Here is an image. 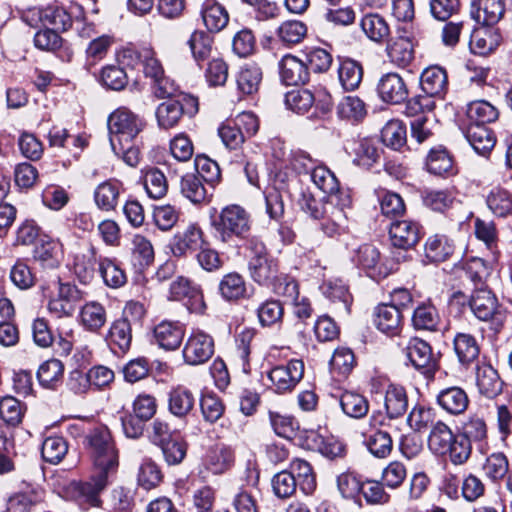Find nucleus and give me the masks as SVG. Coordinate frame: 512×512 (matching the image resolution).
Segmentation results:
<instances>
[{
	"label": "nucleus",
	"instance_id": "1",
	"mask_svg": "<svg viewBox=\"0 0 512 512\" xmlns=\"http://www.w3.org/2000/svg\"><path fill=\"white\" fill-rule=\"evenodd\" d=\"M83 444L93 462L94 472L88 481L72 483L71 489L78 505L88 509L101 505L99 496L116 474L119 460L111 433L106 427L91 430L84 437Z\"/></svg>",
	"mask_w": 512,
	"mask_h": 512
},
{
	"label": "nucleus",
	"instance_id": "2",
	"mask_svg": "<svg viewBox=\"0 0 512 512\" xmlns=\"http://www.w3.org/2000/svg\"><path fill=\"white\" fill-rule=\"evenodd\" d=\"M245 249L248 252L247 269L252 281L259 286L270 288L282 279L279 260L269 252L260 237L247 238Z\"/></svg>",
	"mask_w": 512,
	"mask_h": 512
},
{
	"label": "nucleus",
	"instance_id": "3",
	"mask_svg": "<svg viewBox=\"0 0 512 512\" xmlns=\"http://www.w3.org/2000/svg\"><path fill=\"white\" fill-rule=\"evenodd\" d=\"M212 226L216 238L223 243H229L234 238H247L252 219L245 208L238 204H230L222 208L219 215L213 219Z\"/></svg>",
	"mask_w": 512,
	"mask_h": 512
},
{
	"label": "nucleus",
	"instance_id": "4",
	"mask_svg": "<svg viewBox=\"0 0 512 512\" xmlns=\"http://www.w3.org/2000/svg\"><path fill=\"white\" fill-rule=\"evenodd\" d=\"M145 121L126 107H120L108 118L110 144L120 148L121 142H132L144 129Z\"/></svg>",
	"mask_w": 512,
	"mask_h": 512
},
{
	"label": "nucleus",
	"instance_id": "5",
	"mask_svg": "<svg viewBox=\"0 0 512 512\" xmlns=\"http://www.w3.org/2000/svg\"><path fill=\"white\" fill-rule=\"evenodd\" d=\"M197 112V98L180 94L159 104L155 114L158 125L163 129H169L176 126L183 115L193 116Z\"/></svg>",
	"mask_w": 512,
	"mask_h": 512
},
{
	"label": "nucleus",
	"instance_id": "6",
	"mask_svg": "<svg viewBox=\"0 0 512 512\" xmlns=\"http://www.w3.org/2000/svg\"><path fill=\"white\" fill-rule=\"evenodd\" d=\"M304 376V363L300 359H292L286 364L273 367L268 372V387L277 394L290 393Z\"/></svg>",
	"mask_w": 512,
	"mask_h": 512
},
{
	"label": "nucleus",
	"instance_id": "7",
	"mask_svg": "<svg viewBox=\"0 0 512 512\" xmlns=\"http://www.w3.org/2000/svg\"><path fill=\"white\" fill-rule=\"evenodd\" d=\"M470 308L481 321H491L498 327L503 321V312L496 296L486 288H476L471 296Z\"/></svg>",
	"mask_w": 512,
	"mask_h": 512
},
{
	"label": "nucleus",
	"instance_id": "8",
	"mask_svg": "<svg viewBox=\"0 0 512 512\" xmlns=\"http://www.w3.org/2000/svg\"><path fill=\"white\" fill-rule=\"evenodd\" d=\"M182 354L188 365H201L214 354V340L200 330L193 331L184 345Z\"/></svg>",
	"mask_w": 512,
	"mask_h": 512
},
{
	"label": "nucleus",
	"instance_id": "9",
	"mask_svg": "<svg viewBox=\"0 0 512 512\" xmlns=\"http://www.w3.org/2000/svg\"><path fill=\"white\" fill-rule=\"evenodd\" d=\"M58 293L48 301L47 308L58 318L72 316L82 298L81 291L71 283H61L59 278Z\"/></svg>",
	"mask_w": 512,
	"mask_h": 512
},
{
	"label": "nucleus",
	"instance_id": "10",
	"mask_svg": "<svg viewBox=\"0 0 512 512\" xmlns=\"http://www.w3.org/2000/svg\"><path fill=\"white\" fill-rule=\"evenodd\" d=\"M170 299L183 301L185 306L195 313H202L205 309L203 295L200 289L184 277H178L170 284Z\"/></svg>",
	"mask_w": 512,
	"mask_h": 512
},
{
	"label": "nucleus",
	"instance_id": "11",
	"mask_svg": "<svg viewBox=\"0 0 512 512\" xmlns=\"http://www.w3.org/2000/svg\"><path fill=\"white\" fill-rule=\"evenodd\" d=\"M377 93L383 102L392 105L404 102L409 94L405 80L396 72H389L380 77Z\"/></svg>",
	"mask_w": 512,
	"mask_h": 512
},
{
	"label": "nucleus",
	"instance_id": "12",
	"mask_svg": "<svg viewBox=\"0 0 512 512\" xmlns=\"http://www.w3.org/2000/svg\"><path fill=\"white\" fill-rule=\"evenodd\" d=\"M382 425V421H377V415L370 417L371 429L362 433L363 444L368 451L377 458L388 457L393 449V440L389 432L376 428V425Z\"/></svg>",
	"mask_w": 512,
	"mask_h": 512
},
{
	"label": "nucleus",
	"instance_id": "13",
	"mask_svg": "<svg viewBox=\"0 0 512 512\" xmlns=\"http://www.w3.org/2000/svg\"><path fill=\"white\" fill-rule=\"evenodd\" d=\"M311 179L326 196L331 197L332 202L339 200L342 201V206L350 205V196L340 190L338 179L326 166L319 165L314 167L311 171Z\"/></svg>",
	"mask_w": 512,
	"mask_h": 512
},
{
	"label": "nucleus",
	"instance_id": "14",
	"mask_svg": "<svg viewBox=\"0 0 512 512\" xmlns=\"http://www.w3.org/2000/svg\"><path fill=\"white\" fill-rule=\"evenodd\" d=\"M406 356L413 367L425 375L433 374L437 367L430 345L422 339L413 338L406 347Z\"/></svg>",
	"mask_w": 512,
	"mask_h": 512
},
{
	"label": "nucleus",
	"instance_id": "15",
	"mask_svg": "<svg viewBox=\"0 0 512 512\" xmlns=\"http://www.w3.org/2000/svg\"><path fill=\"white\" fill-rule=\"evenodd\" d=\"M389 235L393 246L407 250L419 242L421 226L413 220L395 221L390 225Z\"/></svg>",
	"mask_w": 512,
	"mask_h": 512
},
{
	"label": "nucleus",
	"instance_id": "16",
	"mask_svg": "<svg viewBox=\"0 0 512 512\" xmlns=\"http://www.w3.org/2000/svg\"><path fill=\"white\" fill-rule=\"evenodd\" d=\"M355 261L373 279L385 278L390 273V269L381 262L379 250L371 244H364L359 247Z\"/></svg>",
	"mask_w": 512,
	"mask_h": 512
},
{
	"label": "nucleus",
	"instance_id": "17",
	"mask_svg": "<svg viewBox=\"0 0 512 512\" xmlns=\"http://www.w3.org/2000/svg\"><path fill=\"white\" fill-rule=\"evenodd\" d=\"M153 334L160 348L173 351L180 347L185 327L179 321L164 320L155 326Z\"/></svg>",
	"mask_w": 512,
	"mask_h": 512
},
{
	"label": "nucleus",
	"instance_id": "18",
	"mask_svg": "<svg viewBox=\"0 0 512 512\" xmlns=\"http://www.w3.org/2000/svg\"><path fill=\"white\" fill-rule=\"evenodd\" d=\"M203 232L196 225H189L183 231H178L171 241V251L174 256L182 257L193 253L203 245Z\"/></svg>",
	"mask_w": 512,
	"mask_h": 512
},
{
	"label": "nucleus",
	"instance_id": "19",
	"mask_svg": "<svg viewBox=\"0 0 512 512\" xmlns=\"http://www.w3.org/2000/svg\"><path fill=\"white\" fill-rule=\"evenodd\" d=\"M281 81L286 85L305 84L309 79V68L305 61L287 54L279 62Z\"/></svg>",
	"mask_w": 512,
	"mask_h": 512
},
{
	"label": "nucleus",
	"instance_id": "20",
	"mask_svg": "<svg viewBox=\"0 0 512 512\" xmlns=\"http://www.w3.org/2000/svg\"><path fill=\"white\" fill-rule=\"evenodd\" d=\"M402 318V312L399 308L388 303H382L375 308L373 321L379 331L394 336L401 330Z\"/></svg>",
	"mask_w": 512,
	"mask_h": 512
},
{
	"label": "nucleus",
	"instance_id": "21",
	"mask_svg": "<svg viewBox=\"0 0 512 512\" xmlns=\"http://www.w3.org/2000/svg\"><path fill=\"white\" fill-rule=\"evenodd\" d=\"M195 394L185 386L178 385L168 393V411L179 419L186 418L194 409Z\"/></svg>",
	"mask_w": 512,
	"mask_h": 512
},
{
	"label": "nucleus",
	"instance_id": "22",
	"mask_svg": "<svg viewBox=\"0 0 512 512\" xmlns=\"http://www.w3.org/2000/svg\"><path fill=\"white\" fill-rule=\"evenodd\" d=\"M476 386L480 394L487 398H495L503 388V382L496 369L488 363L478 364L475 372Z\"/></svg>",
	"mask_w": 512,
	"mask_h": 512
},
{
	"label": "nucleus",
	"instance_id": "23",
	"mask_svg": "<svg viewBox=\"0 0 512 512\" xmlns=\"http://www.w3.org/2000/svg\"><path fill=\"white\" fill-rule=\"evenodd\" d=\"M502 37L496 28L487 26L475 29L470 37L472 53L485 56L493 52L501 43Z\"/></svg>",
	"mask_w": 512,
	"mask_h": 512
},
{
	"label": "nucleus",
	"instance_id": "24",
	"mask_svg": "<svg viewBox=\"0 0 512 512\" xmlns=\"http://www.w3.org/2000/svg\"><path fill=\"white\" fill-rule=\"evenodd\" d=\"M200 14L205 27L210 32H219L229 22V13L219 1L204 0L201 4Z\"/></svg>",
	"mask_w": 512,
	"mask_h": 512
},
{
	"label": "nucleus",
	"instance_id": "25",
	"mask_svg": "<svg viewBox=\"0 0 512 512\" xmlns=\"http://www.w3.org/2000/svg\"><path fill=\"white\" fill-rule=\"evenodd\" d=\"M389 61L399 67L406 68L414 60V45L407 36H397L389 41L386 47Z\"/></svg>",
	"mask_w": 512,
	"mask_h": 512
},
{
	"label": "nucleus",
	"instance_id": "26",
	"mask_svg": "<svg viewBox=\"0 0 512 512\" xmlns=\"http://www.w3.org/2000/svg\"><path fill=\"white\" fill-rule=\"evenodd\" d=\"M420 85L428 96L442 98L448 89V78L445 69L440 66L426 68L421 74Z\"/></svg>",
	"mask_w": 512,
	"mask_h": 512
},
{
	"label": "nucleus",
	"instance_id": "27",
	"mask_svg": "<svg viewBox=\"0 0 512 512\" xmlns=\"http://www.w3.org/2000/svg\"><path fill=\"white\" fill-rule=\"evenodd\" d=\"M437 403L447 413L460 415L466 411L469 405V398L464 389L452 386L438 393Z\"/></svg>",
	"mask_w": 512,
	"mask_h": 512
},
{
	"label": "nucleus",
	"instance_id": "28",
	"mask_svg": "<svg viewBox=\"0 0 512 512\" xmlns=\"http://www.w3.org/2000/svg\"><path fill=\"white\" fill-rule=\"evenodd\" d=\"M122 183L116 179H109L99 184L94 191L96 206L104 212L114 211L118 205Z\"/></svg>",
	"mask_w": 512,
	"mask_h": 512
},
{
	"label": "nucleus",
	"instance_id": "29",
	"mask_svg": "<svg viewBox=\"0 0 512 512\" xmlns=\"http://www.w3.org/2000/svg\"><path fill=\"white\" fill-rule=\"evenodd\" d=\"M234 452L231 447L216 444L206 454L204 465L215 475L223 474L234 464Z\"/></svg>",
	"mask_w": 512,
	"mask_h": 512
},
{
	"label": "nucleus",
	"instance_id": "30",
	"mask_svg": "<svg viewBox=\"0 0 512 512\" xmlns=\"http://www.w3.org/2000/svg\"><path fill=\"white\" fill-rule=\"evenodd\" d=\"M220 296L228 302H237L245 298L247 294V283L243 275L238 272L225 274L219 284Z\"/></svg>",
	"mask_w": 512,
	"mask_h": 512
},
{
	"label": "nucleus",
	"instance_id": "31",
	"mask_svg": "<svg viewBox=\"0 0 512 512\" xmlns=\"http://www.w3.org/2000/svg\"><path fill=\"white\" fill-rule=\"evenodd\" d=\"M461 436L482 449L487 444L488 425L483 416L470 414L462 423Z\"/></svg>",
	"mask_w": 512,
	"mask_h": 512
},
{
	"label": "nucleus",
	"instance_id": "32",
	"mask_svg": "<svg viewBox=\"0 0 512 512\" xmlns=\"http://www.w3.org/2000/svg\"><path fill=\"white\" fill-rule=\"evenodd\" d=\"M465 137L474 151L483 156L490 153L496 143L493 132L485 125L469 124Z\"/></svg>",
	"mask_w": 512,
	"mask_h": 512
},
{
	"label": "nucleus",
	"instance_id": "33",
	"mask_svg": "<svg viewBox=\"0 0 512 512\" xmlns=\"http://www.w3.org/2000/svg\"><path fill=\"white\" fill-rule=\"evenodd\" d=\"M456 436L452 429L443 421L437 420L428 435V447L435 455H446L450 444Z\"/></svg>",
	"mask_w": 512,
	"mask_h": 512
},
{
	"label": "nucleus",
	"instance_id": "34",
	"mask_svg": "<svg viewBox=\"0 0 512 512\" xmlns=\"http://www.w3.org/2000/svg\"><path fill=\"white\" fill-rule=\"evenodd\" d=\"M352 154L353 163L364 169H370L380 159V150L376 142L369 138L354 141Z\"/></svg>",
	"mask_w": 512,
	"mask_h": 512
},
{
	"label": "nucleus",
	"instance_id": "35",
	"mask_svg": "<svg viewBox=\"0 0 512 512\" xmlns=\"http://www.w3.org/2000/svg\"><path fill=\"white\" fill-rule=\"evenodd\" d=\"M453 347L459 362L463 365L471 364L480 354V345L470 333H457L454 336Z\"/></svg>",
	"mask_w": 512,
	"mask_h": 512
},
{
	"label": "nucleus",
	"instance_id": "36",
	"mask_svg": "<svg viewBox=\"0 0 512 512\" xmlns=\"http://www.w3.org/2000/svg\"><path fill=\"white\" fill-rule=\"evenodd\" d=\"M384 405L390 419L403 416L408 409V396L402 386L389 385L385 392Z\"/></svg>",
	"mask_w": 512,
	"mask_h": 512
},
{
	"label": "nucleus",
	"instance_id": "37",
	"mask_svg": "<svg viewBox=\"0 0 512 512\" xmlns=\"http://www.w3.org/2000/svg\"><path fill=\"white\" fill-rule=\"evenodd\" d=\"M298 204L303 212L309 214L314 219H320L331 210L328 207L342 206V201L332 202L331 197L324 196L322 199H316L310 192H302Z\"/></svg>",
	"mask_w": 512,
	"mask_h": 512
},
{
	"label": "nucleus",
	"instance_id": "38",
	"mask_svg": "<svg viewBox=\"0 0 512 512\" xmlns=\"http://www.w3.org/2000/svg\"><path fill=\"white\" fill-rule=\"evenodd\" d=\"M440 323V315L432 303H421L415 308L412 325L416 330L437 331Z\"/></svg>",
	"mask_w": 512,
	"mask_h": 512
},
{
	"label": "nucleus",
	"instance_id": "39",
	"mask_svg": "<svg viewBox=\"0 0 512 512\" xmlns=\"http://www.w3.org/2000/svg\"><path fill=\"white\" fill-rule=\"evenodd\" d=\"M98 272L108 287L119 288L127 282L126 274L116 259L100 256Z\"/></svg>",
	"mask_w": 512,
	"mask_h": 512
},
{
	"label": "nucleus",
	"instance_id": "40",
	"mask_svg": "<svg viewBox=\"0 0 512 512\" xmlns=\"http://www.w3.org/2000/svg\"><path fill=\"white\" fill-rule=\"evenodd\" d=\"M360 27L366 37L375 43L383 42L390 34L387 21L379 14L364 15L360 21Z\"/></svg>",
	"mask_w": 512,
	"mask_h": 512
},
{
	"label": "nucleus",
	"instance_id": "41",
	"mask_svg": "<svg viewBox=\"0 0 512 512\" xmlns=\"http://www.w3.org/2000/svg\"><path fill=\"white\" fill-rule=\"evenodd\" d=\"M466 115L470 124L485 125L498 119V109L485 100L472 101L467 105Z\"/></svg>",
	"mask_w": 512,
	"mask_h": 512
},
{
	"label": "nucleus",
	"instance_id": "42",
	"mask_svg": "<svg viewBox=\"0 0 512 512\" xmlns=\"http://www.w3.org/2000/svg\"><path fill=\"white\" fill-rule=\"evenodd\" d=\"M188 45L194 60L199 66L211 58L213 39L208 33L201 30L194 31L188 40Z\"/></svg>",
	"mask_w": 512,
	"mask_h": 512
},
{
	"label": "nucleus",
	"instance_id": "43",
	"mask_svg": "<svg viewBox=\"0 0 512 512\" xmlns=\"http://www.w3.org/2000/svg\"><path fill=\"white\" fill-rule=\"evenodd\" d=\"M456 273L460 278L464 276L469 279L476 288H482L484 281L489 275V268L481 258H471L456 268Z\"/></svg>",
	"mask_w": 512,
	"mask_h": 512
},
{
	"label": "nucleus",
	"instance_id": "44",
	"mask_svg": "<svg viewBox=\"0 0 512 512\" xmlns=\"http://www.w3.org/2000/svg\"><path fill=\"white\" fill-rule=\"evenodd\" d=\"M491 212L498 217L512 215V193L502 187H494L486 197Z\"/></svg>",
	"mask_w": 512,
	"mask_h": 512
},
{
	"label": "nucleus",
	"instance_id": "45",
	"mask_svg": "<svg viewBox=\"0 0 512 512\" xmlns=\"http://www.w3.org/2000/svg\"><path fill=\"white\" fill-rule=\"evenodd\" d=\"M64 365L58 359H49L42 363L37 371L39 383L45 387L54 389L62 383Z\"/></svg>",
	"mask_w": 512,
	"mask_h": 512
},
{
	"label": "nucleus",
	"instance_id": "46",
	"mask_svg": "<svg viewBox=\"0 0 512 512\" xmlns=\"http://www.w3.org/2000/svg\"><path fill=\"white\" fill-rule=\"evenodd\" d=\"M108 340L112 347L118 348L121 352L129 350L132 342V325L126 319L115 320L108 333Z\"/></svg>",
	"mask_w": 512,
	"mask_h": 512
},
{
	"label": "nucleus",
	"instance_id": "47",
	"mask_svg": "<svg viewBox=\"0 0 512 512\" xmlns=\"http://www.w3.org/2000/svg\"><path fill=\"white\" fill-rule=\"evenodd\" d=\"M340 406L347 416L355 419L365 417L369 411L368 400L363 395L352 391L342 393Z\"/></svg>",
	"mask_w": 512,
	"mask_h": 512
},
{
	"label": "nucleus",
	"instance_id": "48",
	"mask_svg": "<svg viewBox=\"0 0 512 512\" xmlns=\"http://www.w3.org/2000/svg\"><path fill=\"white\" fill-rule=\"evenodd\" d=\"M454 252L453 243L444 235H434L425 244L426 257L432 262L447 260Z\"/></svg>",
	"mask_w": 512,
	"mask_h": 512
},
{
	"label": "nucleus",
	"instance_id": "49",
	"mask_svg": "<svg viewBox=\"0 0 512 512\" xmlns=\"http://www.w3.org/2000/svg\"><path fill=\"white\" fill-rule=\"evenodd\" d=\"M338 77L345 90H355L359 87L363 77L361 64L352 59L342 60L338 68Z\"/></svg>",
	"mask_w": 512,
	"mask_h": 512
},
{
	"label": "nucleus",
	"instance_id": "50",
	"mask_svg": "<svg viewBox=\"0 0 512 512\" xmlns=\"http://www.w3.org/2000/svg\"><path fill=\"white\" fill-rule=\"evenodd\" d=\"M426 168L434 175H448L453 170V160L448 151L439 146L432 148L426 158Z\"/></svg>",
	"mask_w": 512,
	"mask_h": 512
},
{
	"label": "nucleus",
	"instance_id": "51",
	"mask_svg": "<svg viewBox=\"0 0 512 512\" xmlns=\"http://www.w3.org/2000/svg\"><path fill=\"white\" fill-rule=\"evenodd\" d=\"M80 319L86 330L96 332L106 323V310L98 302L86 303L81 308Z\"/></svg>",
	"mask_w": 512,
	"mask_h": 512
},
{
	"label": "nucleus",
	"instance_id": "52",
	"mask_svg": "<svg viewBox=\"0 0 512 512\" xmlns=\"http://www.w3.org/2000/svg\"><path fill=\"white\" fill-rule=\"evenodd\" d=\"M436 421V411L433 408L426 407L424 405H415L407 417V424L416 432L426 431L429 428L431 429Z\"/></svg>",
	"mask_w": 512,
	"mask_h": 512
},
{
	"label": "nucleus",
	"instance_id": "53",
	"mask_svg": "<svg viewBox=\"0 0 512 512\" xmlns=\"http://www.w3.org/2000/svg\"><path fill=\"white\" fill-rule=\"evenodd\" d=\"M476 19L486 26H492L499 22L505 12L502 0H477Z\"/></svg>",
	"mask_w": 512,
	"mask_h": 512
},
{
	"label": "nucleus",
	"instance_id": "54",
	"mask_svg": "<svg viewBox=\"0 0 512 512\" xmlns=\"http://www.w3.org/2000/svg\"><path fill=\"white\" fill-rule=\"evenodd\" d=\"M96 257L94 248L88 250L87 253L77 254L74 260V272L80 282L87 284L92 281L96 274Z\"/></svg>",
	"mask_w": 512,
	"mask_h": 512
},
{
	"label": "nucleus",
	"instance_id": "55",
	"mask_svg": "<svg viewBox=\"0 0 512 512\" xmlns=\"http://www.w3.org/2000/svg\"><path fill=\"white\" fill-rule=\"evenodd\" d=\"M284 308L280 301L268 299L257 308V317L262 327H273L282 322Z\"/></svg>",
	"mask_w": 512,
	"mask_h": 512
},
{
	"label": "nucleus",
	"instance_id": "56",
	"mask_svg": "<svg viewBox=\"0 0 512 512\" xmlns=\"http://www.w3.org/2000/svg\"><path fill=\"white\" fill-rule=\"evenodd\" d=\"M307 34V26L299 20H287L282 22L276 30L278 39L286 45L300 43Z\"/></svg>",
	"mask_w": 512,
	"mask_h": 512
},
{
	"label": "nucleus",
	"instance_id": "57",
	"mask_svg": "<svg viewBox=\"0 0 512 512\" xmlns=\"http://www.w3.org/2000/svg\"><path fill=\"white\" fill-rule=\"evenodd\" d=\"M261 80V69L256 64H246L238 73L237 86L243 94L250 95L258 90Z\"/></svg>",
	"mask_w": 512,
	"mask_h": 512
},
{
	"label": "nucleus",
	"instance_id": "58",
	"mask_svg": "<svg viewBox=\"0 0 512 512\" xmlns=\"http://www.w3.org/2000/svg\"><path fill=\"white\" fill-rule=\"evenodd\" d=\"M346 206H331L328 214L321 217V229L329 237L341 234L345 230L347 216L345 214Z\"/></svg>",
	"mask_w": 512,
	"mask_h": 512
},
{
	"label": "nucleus",
	"instance_id": "59",
	"mask_svg": "<svg viewBox=\"0 0 512 512\" xmlns=\"http://www.w3.org/2000/svg\"><path fill=\"white\" fill-rule=\"evenodd\" d=\"M144 187L150 198L161 199L168 191V181L158 168H150L144 175Z\"/></svg>",
	"mask_w": 512,
	"mask_h": 512
},
{
	"label": "nucleus",
	"instance_id": "60",
	"mask_svg": "<svg viewBox=\"0 0 512 512\" xmlns=\"http://www.w3.org/2000/svg\"><path fill=\"white\" fill-rule=\"evenodd\" d=\"M68 452V444L63 437L51 436L44 440L41 449L42 458L50 464H58Z\"/></svg>",
	"mask_w": 512,
	"mask_h": 512
},
{
	"label": "nucleus",
	"instance_id": "61",
	"mask_svg": "<svg viewBox=\"0 0 512 512\" xmlns=\"http://www.w3.org/2000/svg\"><path fill=\"white\" fill-rule=\"evenodd\" d=\"M34 259L44 269H55L61 263L59 245L54 242H45L37 246L34 251Z\"/></svg>",
	"mask_w": 512,
	"mask_h": 512
},
{
	"label": "nucleus",
	"instance_id": "62",
	"mask_svg": "<svg viewBox=\"0 0 512 512\" xmlns=\"http://www.w3.org/2000/svg\"><path fill=\"white\" fill-rule=\"evenodd\" d=\"M316 96L308 89L292 90L285 95V105L298 114H304L315 103Z\"/></svg>",
	"mask_w": 512,
	"mask_h": 512
},
{
	"label": "nucleus",
	"instance_id": "63",
	"mask_svg": "<svg viewBox=\"0 0 512 512\" xmlns=\"http://www.w3.org/2000/svg\"><path fill=\"white\" fill-rule=\"evenodd\" d=\"M202 181L194 174H187L182 177L181 192L192 203H203L208 197L207 190Z\"/></svg>",
	"mask_w": 512,
	"mask_h": 512
},
{
	"label": "nucleus",
	"instance_id": "64",
	"mask_svg": "<svg viewBox=\"0 0 512 512\" xmlns=\"http://www.w3.org/2000/svg\"><path fill=\"white\" fill-rule=\"evenodd\" d=\"M383 143L394 150L400 149L406 142V128L400 120H391L381 131Z\"/></svg>",
	"mask_w": 512,
	"mask_h": 512
}]
</instances>
